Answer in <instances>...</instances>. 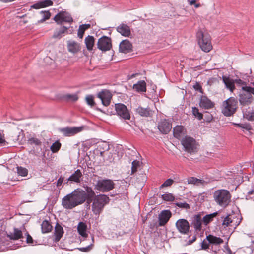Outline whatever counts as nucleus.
<instances>
[{
    "label": "nucleus",
    "mask_w": 254,
    "mask_h": 254,
    "mask_svg": "<svg viewBox=\"0 0 254 254\" xmlns=\"http://www.w3.org/2000/svg\"><path fill=\"white\" fill-rule=\"evenodd\" d=\"M85 189L86 200L88 203L93 200L92 204V211L93 214L98 218L105 206L109 203L110 199L107 195L105 194L96 195L94 191L90 187L86 186L85 187Z\"/></svg>",
    "instance_id": "nucleus-1"
},
{
    "label": "nucleus",
    "mask_w": 254,
    "mask_h": 254,
    "mask_svg": "<svg viewBox=\"0 0 254 254\" xmlns=\"http://www.w3.org/2000/svg\"><path fill=\"white\" fill-rule=\"evenodd\" d=\"M237 108V100L234 97H230L223 102L222 113L225 116H231L236 112Z\"/></svg>",
    "instance_id": "nucleus-2"
},
{
    "label": "nucleus",
    "mask_w": 254,
    "mask_h": 254,
    "mask_svg": "<svg viewBox=\"0 0 254 254\" xmlns=\"http://www.w3.org/2000/svg\"><path fill=\"white\" fill-rule=\"evenodd\" d=\"M213 197L216 202L222 207L227 206L230 202L231 194L226 190H220L215 191Z\"/></svg>",
    "instance_id": "nucleus-3"
},
{
    "label": "nucleus",
    "mask_w": 254,
    "mask_h": 254,
    "mask_svg": "<svg viewBox=\"0 0 254 254\" xmlns=\"http://www.w3.org/2000/svg\"><path fill=\"white\" fill-rule=\"evenodd\" d=\"M196 37L202 50L205 52H209L212 48L210 35L199 30L196 33Z\"/></svg>",
    "instance_id": "nucleus-4"
},
{
    "label": "nucleus",
    "mask_w": 254,
    "mask_h": 254,
    "mask_svg": "<svg viewBox=\"0 0 254 254\" xmlns=\"http://www.w3.org/2000/svg\"><path fill=\"white\" fill-rule=\"evenodd\" d=\"M184 150L190 154H194L197 152V143L195 139L189 136H185L181 140Z\"/></svg>",
    "instance_id": "nucleus-5"
},
{
    "label": "nucleus",
    "mask_w": 254,
    "mask_h": 254,
    "mask_svg": "<svg viewBox=\"0 0 254 254\" xmlns=\"http://www.w3.org/2000/svg\"><path fill=\"white\" fill-rule=\"evenodd\" d=\"M115 184L112 180L107 179L97 181L95 187L100 191L105 192L113 190L115 187Z\"/></svg>",
    "instance_id": "nucleus-6"
},
{
    "label": "nucleus",
    "mask_w": 254,
    "mask_h": 254,
    "mask_svg": "<svg viewBox=\"0 0 254 254\" xmlns=\"http://www.w3.org/2000/svg\"><path fill=\"white\" fill-rule=\"evenodd\" d=\"M69 195L72 197L76 206H78L83 203L86 201V192L82 190L76 189L73 192L69 193Z\"/></svg>",
    "instance_id": "nucleus-7"
},
{
    "label": "nucleus",
    "mask_w": 254,
    "mask_h": 254,
    "mask_svg": "<svg viewBox=\"0 0 254 254\" xmlns=\"http://www.w3.org/2000/svg\"><path fill=\"white\" fill-rule=\"evenodd\" d=\"M85 128V126L80 127H66L59 129V131L62 133L64 136L70 137L81 132Z\"/></svg>",
    "instance_id": "nucleus-8"
},
{
    "label": "nucleus",
    "mask_w": 254,
    "mask_h": 254,
    "mask_svg": "<svg viewBox=\"0 0 254 254\" xmlns=\"http://www.w3.org/2000/svg\"><path fill=\"white\" fill-rule=\"evenodd\" d=\"M27 143L30 145H34L35 147L33 146L29 151V154L38 156L41 151V141L38 138L35 137H30L27 140Z\"/></svg>",
    "instance_id": "nucleus-9"
},
{
    "label": "nucleus",
    "mask_w": 254,
    "mask_h": 254,
    "mask_svg": "<svg viewBox=\"0 0 254 254\" xmlns=\"http://www.w3.org/2000/svg\"><path fill=\"white\" fill-rule=\"evenodd\" d=\"M117 115L125 120H129L130 115L127 106L123 103H117L115 105Z\"/></svg>",
    "instance_id": "nucleus-10"
},
{
    "label": "nucleus",
    "mask_w": 254,
    "mask_h": 254,
    "mask_svg": "<svg viewBox=\"0 0 254 254\" xmlns=\"http://www.w3.org/2000/svg\"><path fill=\"white\" fill-rule=\"evenodd\" d=\"M97 48L102 51H107L112 48L111 39L110 38L103 36L98 39Z\"/></svg>",
    "instance_id": "nucleus-11"
},
{
    "label": "nucleus",
    "mask_w": 254,
    "mask_h": 254,
    "mask_svg": "<svg viewBox=\"0 0 254 254\" xmlns=\"http://www.w3.org/2000/svg\"><path fill=\"white\" fill-rule=\"evenodd\" d=\"M54 20L58 24H62L63 22L70 23L73 19L69 13L62 11L54 16Z\"/></svg>",
    "instance_id": "nucleus-12"
},
{
    "label": "nucleus",
    "mask_w": 254,
    "mask_h": 254,
    "mask_svg": "<svg viewBox=\"0 0 254 254\" xmlns=\"http://www.w3.org/2000/svg\"><path fill=\"white\" fill-rule=\"evenodd\" d=\"M178 231L182 234H188L190 231V225L189 222L185 219H180L175 224Z\"/></svg>",
    "instance_id": "nucleus-13"
},
{
    "label": "nucleus",
    "mask_w": 254,
    "mask_h": 254,
    "mask_svg": "<svg viewBox=\"0 0 254 254\" xmlns=\"http://www.w3.org/2000/svg\"><path fill=\"white\" fill-rule=\"evenodd\" d=\"M97 97L101 99L104 106H108L111 103L112 94L108 90H102L97 94Z\"/></svg>",
    "instance_id": "nucleus-14"
},
{
    "label": "nucleus",
    "mask_w": 254,
    "mask_h": 254,
    "mask_svg": "<svg viewBox=\"0 0 254 254\" xmlns=\"http://www.w3.org/2000/svg\"><path fill=\"white\" fill-rule=\"evenodd\" d=\"M172 127V124L166 119L161 120L158 124L159 130L163 134H168Z\"/></svg>",
    "instance_id": "nucleus-15"
},
{
    "label": "nucleus",
    "mask_w": 254,
    "mask_h": 254,
    "mask_svg": "<svg viewBox=\"0 0 254 254\" xmlns=\"http://www.w3.org/2000/svg\"><path fill=\"white\" fill-rule=\"evenodd\" d=\"M245 92L240 93L239 95V101L240 104L243 106L248 105L252 103L253 97L251 92L244 91Z\"/></svg>",
    "instance_id": "nucleus-16"
},
{
    "label": "nucleus",
    "mask_w": 254,
    "mask_h": 254,
    "mask_svg": "<svg viewBox=\"0 0 254 254\" xmlns=\"http://www.w3.org/2000/svg\"><path fill=\"white\" fill-rule=\"evenodd\" d=\"M172 213L169 210H162L159 215V226H164L169 220Z\"/></svg>",
    "instance_id": "nucleus-17"
},
{
    "label": "nucleus",
    "mask_w": 254,
    "mask_h": 254,
    "mask_svg": "<svg viewBox=\"0 0 254 254\" xmlns=\"http://www.w3.org/2000/svg\"><path fill=\"white\" fill-rule=\"evenodd\" d=\"M62 205L66 209H72L76 206L73 200L72 197L69 194L63 198Z\"/></svg>",
    "instance_id": "nucleus-18"
},
{
    "label": "nucleus",
    "mask_w": 254,
    "mask_h": 254,
    "mask_svg": "<svg viewBox=\"0 0 254 254\" xmlns=\"http://www.w3.org/2000/svg\"><path fill=\"white\" fill-rule=\"evenodd\" d=\"M199 106L204 109H210L215 106V103L211 101L206 96L202 95L200 97Z\"/></svg>",
    "instance_id": "nucleus-19"
},
{
    "label": "nucleus",
    "mask_w": 254,
    "mask_h": 254,
    "mask_svg": "<svg viewBox=\"0 0 254 254\" xmlns=\"http://www.w3.org/2000/svg\"><path fill=\"white\" fill-rule=\"evenodd\" d=\"M132 44L127 39L123 40L119 45V51L122 53H129L132 51Z\"/></svg>",
    "instance_id": "nucleus-20"
},
{
    "label": "nucleus",
    "mask_w": 254,
    "mask_h": 254,
    "mask_svg": "<svg viewBox=\"0 0 254 254\" xmlns=\"http://www.w3.org/2000/svg\"><path fill=\"white\" fill-rule=\"evenodd\" d=\"M82 174L79 169H77L67 179L65 183L67 184L68 182L70 183H80L82 180Z\"/></svg>",
    "instance_id": "nucleus-21"
},
{
    "label": "nucleus",
    "mask_w": 254,
    "mask_h": 254,
    "mask_svg": "<svg viewBox=\"0 0 254 254\" xmlns=\"http://www.w3.org/2000/svg\"><path fill=\"white\" fill-rule=\"evenodd\" d=\"M202 222L201 214L198 213L192 217L191 225L196 231H200L202 228L201 225Z\"/></svg>",
    "instance_id": "nucleus-22"
},
{
    "label": "nucleus",
    "mask_w": 254,
    "mask_h": 254,
    "mask_svg": "<svg viewBox=\"0 0 254 254\" xmlns=\"http://www.w3.org/2000/svg\"><path fill=\"white\" fill-rule=\"evenodd\" d=\"M117 31L122 35L128 37L130 34V29L128 26L125 24H121L117 27Z\"/></svg>",
    "instance_id": "nucleus-23"
},
{
    "label": "nucleus",
    "mask_w": 254,
    "mask_h": 254,
    "mask_svg": "<svg viewBox=\"0 0 254 254\" xmlns=\"http://www.w3.org/2000/svg\"><path fill=\"white\" fill-rule=\"evenodd\" d=\"M64 231L63 227L58 223H57L55 227L54 235L55 242H59L64 234Z\"/></svg>",
    "instance_id": "nucleus-24"
},
{
    "label": "nucleus",
    "mask_w": 254,
    "mask_h": 254,
    "mask_svg": "<svg viewBox=\"0 0 254 254\" xmlns=\"http://www.w3.org/2000/svg\"><path fill=\"white\" fill-rule=\"evenodd\" d=\"M222 80L227 88L232 92L235 89L234 80L231 79L229 76H222Z\"/></svg>",
    "instance_id": "nucleus-25"
},
{
    "label": "nucleus",
    "mask_w": 254,
    "mask_h": 254,
    "mask_svg": "<svg viewBox=\"0 0 254 254\" xmlns=\"http://www.w3.org/2000/svg\"><path fill=\"white\" fill-rule=\"evenodd\" d=\"M133 89L137 92H145L146 91V82L144 80H140L133 85Z\"/></svg>",
    "instance_id": "nucleus-26"
},
{
    "label": "nucleus",
    "mask_w": 254,
    "mask_h": 254,
    "mask_svg": "<svg viewBox=\"0 0 254 254\" xmlns=\"http://www.w3.org/2000/svg\"><path fill=\"white\" fill-rule=\"evenodd\" d=\"M206 239L211 245L221 244L223 243L224 241L220 237H216L215 236L209 234L206 236Z\"/></svg>",
    "instance_id": "nucleus-27"
},
{
    "label": "nucleus",
    "mask_w": 254,
    "mask_h": 254,
    "mask_svg": "<svg viewBox=\"0 0 254 254\" xmlns=\"http://www.w3.org/2000/svg\"><path fill=\"white\" fill-rule=\"evenodd\" d=\"M67 48L68 51L72 53H76L80 50L79 44L72 40L67 41Z\"/></svg>",
    "instance_id": "nucleus-28"
},
{
    "label": "nucleus",
    "mask_w": 254,
    "mask_h": 254,
    "mask_svg": "<svg viewBox=\"0 0 254 254\" xmlns=\"http://www.w3.org/2000/svg\"><path fill=\"white\" fill-rule=\"evenodd\" d=\"M53 4V2L51 0H44L40 1L38 2L33 4L31 6V7L35 9H39L41 8H44L47 6H51Z\"/></svg>",
    "instance_id": "nucleus-29"
},
{
    "label": "nucleus",
    "mask_w": 254,
    "mask_h": 254,
    "mask_svg": "<svg viewBox=\"0 0 254 254\" xmlns=\"http://www.w3.org/2000/svg\"><path fill=\"white\" fill-rule=\"evenodd\" d=\"M136 112L142 117H150L152 115V111L150 108H143L142 107H138L136 110Z\"/></svg>",
    "instance_id": "nucleus-30"
},
{
    "label": "nucleus",
    "mask_w": 254,
    "mask_h": 254,
    "mask_svg": "<svg viewBox=\"0 0 254 254\" xmlns=\"http://www.w3.org/2000/svg\"><path fill=\"white\" fill-rule=\"evenodd\" d=\"M240 221L241 220H239L238 222H236L235 224H233L234 220L232 219V216L228 215L224 219L222 225L226 226L234 227V228H236L239 225Z\"/></svg>",
    "instance_id": "nucleus-31"
},
{
    "label": "nucleus",
    "mask_w": 254,
    "mask_h": 254,
    "mask_svg": "<svg viewBox=\"0 0 254 254\" xmlns=\"http://www.w3.org/2000/svg\"><path fill=\"white\" fill-rule=\"evenodd\" d=\"M87 226L85 223L83 222H80L78 223L77 227V231L79 235L84 238H86L88 234L86 233Z\"/></svg>",
    "instance_id": "nucleus-32"
},
{
    "label": "nucleus",
    "mask_w": 254,
    "mask_h": 254,
    "mask_svg": "<svg viewBox=\"0 0 254 254\" xmlns=\"http://www.w3.org/2000/svg\"><path fill=\"white\" fill-rule=\"evenodd\" d=\"M85 43L87 50L89 51L92 50L95 43V38L92 36L88 35L85 38Z\"/></svg>",
    "instance_id": "nucleus-33"
},
{
    "label": "nucleus",
    "mask_w": 254,
    "mask_h": 254,
    "mask_svg": "<svg viewBox=\"0 0 254 254\" xmlns=\"http://www.w3.org/2000/svg\"><path fill=\"white\" fill-rule=\"evenodd\" d=\"M41 231L42 233H47L51 232L53 226L48 220H44L41 224Z\"/></svg>",
    "instance_id": "nucleus-34"
},
{
    "label": "nucleus",
    "mask_w": 254,
    "mask_h": 254,
    "mask_svg": "<svg viewBox=\"0 0 254 254\" xmlns=\"http://www.w3.org/2000/svg\"><path fill=\"white\" fill-rule=\"evenodd\" d=\"M67 29H68L67 27H66V26H63L59 30H57L54 32V33L53 35V37L54 38H58V39L61 38L64 36V34H65V33L68 34Z\"/></svg>",
    "instance_id": "nucleus-35"
},
{
    "label": "nucleus",
    "mask_w": 254,
    "mask_h": 254,
    "mask_svg": "<svg viewBox=\"0 0 254 254\" xmlns=\"http://www.w3.org/2000/svg\"><path fill=\"white\" fill-rule=\"evenodd\" d=\"M8 237L11 240H18L23 238L22 231L18 228H14L13 233L8 235Z\"/></svg>",
    "instance_id": "nucleus-36"
},
{
    "label": "nucleus",
    "mask_w": 254,
    "mask_h": 254,
    "mask_svg": "<svg viewBox=\"0 0 254 254\" xmlns=\"http://www.w3.org/2000/svg\"><path fill=\"white\" fill-rule=\"evenodd\" d=\"M184 129L182 126H176L173 128V135L174 137L180 139L181 137L182 133Z\"/></svg>",
    "instance_id": "nucleus-37"
},
{
    "label": "nucleus",
    "mask_w": 254,
    "mask_h": 254,
    "mask_svg": "<svg viewBox=\"0 0 254 254\" xmlns=\"http://www.w3.org/2000/svg\"><path fill=\"white\" fill-rule=\"evenodd\" d=\"M218 215V212H214L209 214H207L203 217L202 221L205 225H207L210 222L213 221V218Z\"/></svg>",
    "instance_id": "nucleus-38"
},
{
    "label": "nucleus",
    "mask_w": 254,
    "mask_h": 254,
    "mask_svg": "<svg viewBox=\"0 0 254 254\" xmlns=\"http://www.w3.org/2000/svg\"><path fill=\"white\" fill-rule=\"evenodd\" d=\"M220 245V244L211 245L208 252L211 253L212 254H222Z\"/></svg>",
    "instance_id": "nucleus-39"
},
{
    "label": "nucleus",
    "mask_w": 254,
    "mask_h": 254,
    "mask_svg": "<svg viewBox=\"0 0 254 254\" xmlns=\"http://www.w3.org/2000/svg\"><path fill=\"white\" fill-rule=\"evenodd\" d=\"M110 149L109 145L106 141H101L98 143L96 150H102L106 151Z\"/></svg>",
    "instance_id": "nucleus-40"
},
{
    "label": "nucleus",
    "mask_w": 254,
    "mask_h": 254,
    "mask_svg": "<svg viewBox=\"0 0 254 254\" xmlns=\"http://www.w3.org/2000/svg\"><path fill=\"white\" fill-rule=\"evenodd\" d=\"M63 98L66 101L75 102L78 99V96L77 94L64 95Z\"/></svg>",
    "instance_id": "nucleus-41"
},
{
    "label": "nucleus",
    "mask_w": 254,
    "mask_h": 254,
    "mask_svg": "<svg viewBox=\"0 0 254 254\" xmlns=\"http://www.w3.org/2000/svg\"><path fill=\"white\" fill-rule=\"evenodd\" d=\"M40 14L42 15V19L38 21L39 23H42L47 19H49L51 16V13L49 11H41Z\"/></svg>",
    "instance_id": "nucleus-42"
},
{
    "label": "nucleus",
    "mask_w": 254,
    "mask_h": 254,
    "mask_svg": "<svg viewBox=\"0 0 254 254\" xmlns=\"http://www.w3.org/2000/svg\"><path fill=\"white\" fill-rule=\"evenodd\" d=\"M244 117L249 121H254V110L246 111L243 114Z\"/></svg>",
    "instance_id": "nucleus-43"
},
{
    "label": "nucleus",
    "mask_w": 254,
    "mask_h": 254,
    "mask_svg": "<svg viewBox=\"0 0 254 254\" xmlns=\"http://www.w3.org/2000/svg\"><path fill=\"white\" fill-rule=\"evenodd\" d=\"M192 112L193 115L195 116V117L198 120H201L203 119V115L201 113L199 112L197 108L195 107H192Z\"/></svg>",
    "instance_id": "nucleus-44"
},
{
    "label": "nucleus",
    "mask_w": 254,
    "mask_h": 254,
    "mask_svg": "<svg viewBox=\"0 0 254 254\" xmlns=\"http://www.w3.org/2000/svg\"><path fill=\"white\" fill-rule=\"evenodd\" d=\"M161 197L166 201H173L175 197L172 193H166L161 195Z\"/></svg>",
    "instance_id": "nucleus-45"
},
{
    "label": "nucleus",
    "mask_w": 254,
    "mask_h": 254,
    "mask_svg": "<svg viewBox=\"0 0 254 254\" xmlns=\"http://www.w3.org/2000/svg\"><path fill=\"white\" fill-rule=\"evenodd\" d=\"M17 171L18 175L23 177L26 176L28 174L27 169L21 166L17 167Z\"/></svg>",
    "instance_id": "nucleus-46"
},
{
    "label": "nucleus",
    "mask_w": 254,
    "mask_h": 254,
    "mask_svg": "<svg viewBox=\"0 0 254 254\" xmlns=\"http://www.w3.org/2000/svg\"><path fill=\"white\" fill-rule=\"evenodd\" d=\"M61 144L58 141H56L52 144L50 149L52 152H57L61 148Z\"/></svg>",
    "instance_id": "nucleus-47"
},
{
    "label": "nucleus",
    "mask_w": 254,
    "mask_h": 254,
    "mask_svg": "<svg viewBox=\"0 0 254 254\" xmlns=\"http://www.w3.org/2000/svg\"><path fill=\"white\" fill-rule=\"evenodd\" d=\"M188 182L189 184H194L199 185V184H201L202 183V180L200 179H197L195 177H190L188 179Z\"/></svg>",
    "instance_id": "nucleus-48"
},
{
    "label": "nucleus",
    "mask_w": 254,
    "mask_h": 254,
    "mask_svg": "<svg viewBox=\"0 0 254 254\" xmlns=\"http://www.w3.org/2000/svg\"><path fill=\"white\" fill-rule=\"evenodd\" d=\"M131 165V174H132L137 171L140 162L137 160H134L132 161Z\"/></svg>",
    "instance_id": "nucleus-49"
},
{
    "label": "nucleus",
    "mask_w": 254,
    "mask_h": 254,
    "mask_svg": "<svg viewBox=\"0 0 254 254\" xmlns=\"http://www.w3.org/2000/svg\"><path fill=\"white\" fill-rule=\"evenodd\" d=\"M234 125L235 126L239 127H241L242 128L245 129L247 130H250L251 129V126L250 124L245 123V124H237L234 123Z\"/></svg>",
    "instance_id": "nucleus-50"
},
{
    "label": "nucleus",
    "mask_w": 254,
    "mask_h": 254,
    "mask_svg": "<svg viewBox=\"0 0 254 254\" xmlns=\"http://www.w3.org/2000/svg\"><path fill=\"white\" fill-rule=\"evenodd\" d=\"M86 101L88 105L91 107H93L95 105V103L94 100V97L93 95H89L86 97Z\"/></svg>",
    "instance_id": "nucleus-51"
},
{
    "label": "nucleus",
    "mask_w": 254,
    "mask_h": 254,
    "mask_svg": "<svg viewBox=\"0 0 254 254\" xmlns=\"http://www.w3.org/2000/svg\"><path fill=\"white\" fill-rule=\"evenodd\" d=\"M210 247V244L209 243V242L207 241L206 239H204L201 243V250H209Z\"/></svg>",
    "instance_id": "nucleus-52"
},
{
    "label": "nucleus",
    "mask_w": 254,
    "mask_h": 254,
    "mask_svg": "<svg viewBox=\"0 0 254 254\" xmlns=\"http://www.w3.org/2000/svg\"><path fill=\"white\" fill-rule=\"evenodd\" d=\"M174 180L171 178L167 179L159 187L160 189L166 187H169L172 185Z\"/></svg>",
    "instance_id": "nucleus-53"
},
{
    "label": "nucleus",
    "mask_w": 254,
    "mask_h": 254,
    "mask_svg": "<svg viewBox=\"0 0 254 254\" xmlns=\"http://www.w3.org/2000/svg\"><path fill=\"white\" fill-rule=\"evenodd\" d=\"M175 204L181 208L189 209L190 208V205L186 202H176Z\"/></svg>",
    "instance_id": "nucleus-54"
},
{
    "label": "nucleus",
    "mask_w": 254,
    "mask_h": 254,
    "mask_svg": "<svg viewBox=\"0 0 254 254\" xmlns=\"http://www.w3.org/2000/svg\"><path fill=\"white\" fill-rule=\"evenodd\" d=\"M213 116L209 112H206L204 115V121L210 123L213 120Z\"/></svg>",
    "instance_id": "nucleus-55"
},
{
    "label": "nucleus",
    "mask_w": 254,
    "mask_h": 254,
    "mask_svg": "<svg viewBox=\"0 0 254 254\" xmlns=\"http://www.w3.org/2000/svg\"><path fill=\"white\" fill-rule=\"evenodd\" d=\"M93 247V244H91L90 245H88L87 247L79 248H78V249L81 252H88L90 251L92 249Z\"/></svg>",
    "instance_id": "nucleus-56"
},
{
    "label": "nucleus",
    "mask_w": 254,
    "mask_h": 254,
    "mask_svg": "<svg viewBox=\"0 0 254 254\" xmlns=\"http://www.w3.org/2000/svg\"><path fill=\"white\" fill-rule=\"evenodd\" d=\"M246 198L247 200H253L254 201V189L248 192L247 195L246 196Z\"/></svg>",
    "instance_id": "nucleus-57"
},
{
    "label": "nucleus",
    "mask_w": 254,
    "mask_h": 254,
    "mask_svg": "<svg viewBox=\"0 0 254 254\" xmlns=\"http://www.w3.org/2000/svg\"><path fill=\"white\" fill-rule=\"evenodd\" d=\"M193 88L196 90V91H199V92L201 93H203V89H202V86H201V85L198 83V82H196L193 86Z\"/></svg>",
    "instance_id": "nucleus-58"
},
{
    "label": "nucleus",
    "mask_w": 254,
    "mask_h": 254,
    "mask_svg": "<svg viewBox=\"0 0 254 254\" xmlns=\"http://www.w3.org/2000/svg\"><path fill=\"white\" fill-rule=\"evenodd\" d=\"M85 31L82 28V27L80 25L79 27L77 35L78 37L82 39L83 37V35L84 34Z\"/></svg>",
    "instance_id": "nucleus-59"
},
{
    "label": "nucleus",
    "mask_w": 254,
    "mask_h": 254,
    "mask_svg": "<svg viewBox=\"0 0 254 254\" xmlns=\"http://www.w3.org/2000/svg\"><path fill=\"white\" fill-rule=\"evenodd\" d=\"M188 238H190V239L187 242V245H190V244H192L196 240V235H193L192 237V238H191V236H189Z\"/></svg>",
    "instance_id": "nucleus-60"
},
{
    "label": "nucleus",
    "mask_w": 254,
    "mask_h": 254,
    "mask_svg": "<svg viewBox=\"0 0 254 254\" xmlns=\"http://www.w3.org/2000/svg\"><path fill=\"white\" fill-rule=\"evenodd\" d=\"M66 181V180H64V177H63L62 176H61L58 179V181L57 182V186L59 187V186H61L63 183H64V184H65V182Z\"/></svg>",
    "instance_id": "nucleus-61"
},
{
    "label": "nucleus",
    "mask_w": 254,
    "mask_h": 254,
    "mask_svg": "<svg viewBox=\"0 0 254 254\" xmlns=\"http://www.w3.org/2000/svg\"><path fill=\"white\" fill-rule=\"evenodd\" d=\"M26 242L28 244H32L33 243V240L32 237L27 233Z\"/></svg>",
    "instance_id": "nucleus-62"
},
{
    "label": "nucleus",
    "mask_w": 254,
    "mask_h": 254,
    "mask_svg": "<svg viewBox=\"0 0 254 254\" xmlns=\"http://www.w3.org/2000/svg\"><path fill=\"white\" fill-rule=\"evenodd\" d=\"M80 26L82 27V28L84 30H86L91 28V25L90 24H84L80 25Z\"/></svg>",
    "instance_id": "nucleus-63"
},
{
    "label": "nucleus",
    "mask_w": 254,
    "mask_h": 254,
    "mask_svg": "<svg viewBox=\"0 0 254 254\" xmlns=\"http://www.w3.org/2000/svg\"><path fill=\"white\" fill-rule=\"evenodd\" d=\"M80 26L82 27V28L84 30H86L91 28V25L90 24H84L80 25Z\"/></svg>",
    "instance_id": "nucleus-64"
}]
</instances>
